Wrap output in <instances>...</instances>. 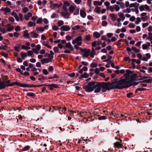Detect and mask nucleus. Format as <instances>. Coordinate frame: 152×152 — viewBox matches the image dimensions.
Listing matches in <instances>:
<instances>
[{"instance_id": "1", "label": "nucleus", "mask_w": 152, "mask_h": 152, "mask_svg": "<svg viewBox=\"0 0 152 152\" xmlns=\"http://www.w3.org/2000/svg\"><path fill=\"white\" fill-rule=\"evenodd\" d=\"M114 88L122 89L128 88L132 86L131 81L126 79L121 78L118 80H115L113 82Z\"/></svg>"}, {"instance_id": "2", "label": "nucleus", "mask_w": 152, "mask_h": 152, "mask_svg": "<svg viewBox=\"0 0 152 152\" xmlns=\"http://www.w3.org/2000/svg\"><path fill=\"white\" fill-rule=\"evenodd\" d=\"M98 88L96 90L94 91L95 93L99 92L102 88V91L103 92H104L107 90L114 89V86L113 83H98Z\"/></svg>"}, {"instance_id": "3", "label": "nucleus", "mask_w": 152, "mask_h": 152, "mask_svg": "<svg viewBox=\"0 0 152 152\" xmlns=\"http://www.w3.org/2000/svg\"><path fill=\"white\" fill-rule=\"evenodd\" d=\"M98 87V83L94 82H89L87 85L84 84L83 85V88L86 91L88 92H91L94 89L95 91Z\"/></svg>"}, {"instance_id": "4", "label": "nucleus", "mask_w": 152, "mask_h": 152, "mask_svg": "<svg viewBox=\"0 0 152 152\" xmlns=\"http://www.w3.org/2000/svg\"><path fill=\"white\" fill-rule=\"evenodd\" d=\"M83 39L81 36H79L76 37L72 42L73 45L76 44L79 46H80L82 43Z\"/></svg>"}, {"instance_id": "5", "label": "nucleus", "mask_w": 152, "mask_h": 152, "mask_svg": "<svg viewBox=\"0 0 152 152\" xmlns=\"http://www.w3.org/2000/svg\"><path fill=\"white\" fill-rule=\"evenodd\" d=\"M50 7L51 9L57 8L61 7L62 5V4L61 3L59 4L57 3H53L52 2H50Z\"/></svg>"}, {"instance_id": "6", "label": "nucleus", "mask_w": 152, "mask_h": 152, "mask_svg": "<svg viewBox=\"0 0 152 152\" xmlns=\"http://www.w3.org/2000/svg\"><path fill=\"white\" fill-rule=\"evenodd\" d=\"M61 15L62 16L65 18L68 19L70 17V14L67 10H66L65 11L62 12Z\"/></svg>"}, {"instance_id": "7", "label": "nucleus", "mask_w": 152, "mask_h": 152, "mask_svg": "<svg viewBox=\"0 0 152 152\" xmlns=\"http://www.w3.org/2000/svg\"><path fill=\"white\" fill-rule=\"evenodd\" d=\"M10 80H8L5 82H4L6 88L7 87L12 86L15 85V82L10 83Z\"/></svg>"}, {"instance_id": "8", "label": "nucleus", "mask_w": 152, "mask_h": 152, "mask_svg": "<svg viewBox=\"0 0 152 152\" xmlns=\"http://www.w3.org/2000/svg\"><path fill=\"white\" fill-rule=\"evenodd\" d=\"M141 80H143L142 81L147 83H152V78L148 79L147 77H143Z\"/></svg>"}, {"instance_id": "9", "label": "nucleus", "mask_w": 152, "mask_h": 152, "mask_svg": "<svg viewBox=\"0 0 152 152\" xmlns=\"http://www.w3.org/2000/svg\"><path fill=\"white\" fill-rule=\"evenodd\" d=\"M7 31L8 32H11L14 29V26L11 25L10 24H7L6 26Z\"/></svg>"}, {"instance_id": "10", "label": "nucleus", "mask_w": 152, "mask_h": 152, "mask_svg": "<svg viewBox=\"0 0 152 152\" xmlns=\"http://www.w3.org/2000/svg\"><path fill=\"white\" fill-rule=\"evenodd\" d=\"M70 29V27L68 25H63L61 27V30L68 31Z\"/></svg>"}, {"instance_id": "11", "label": "nucleus", "mask_w": 152, "mask_h": 152, "mask_svg": "<svg viewBox=\"0 0 152 152\" xmlns=\"http://www.w3.org/2000/svg\"><path fill=\"white\" fill-rule=\"evenodd\" d=\"M65 48L69 49L72 51H73L74 50L73 47L72 46L70 42L66 43V44L65 46L64 47V49H65Z\"/></svg>"}, {"instance_id": "12", "label": "nucleus", "mask_w": 152, "mask_h": 152, "mask_svg": "<svg viewBox=\"0 0 152 152\" xmlns=\"http://www.w3.org/2000/svg\"><path fill=\"white\" fill-rule=\"evenodd\" d=\"M45 86H48L49 88L51 90H53L54 88H58V85L54 84L50 85H45Z\"/></svg>"}, {"instance_id": "13", "label": "nucleus", "mask_w": 152, "mask_h": 152, "mask_svg": "<svg viewBox=\"0 0 152 152\" xmlns=\"http://www.w3.org/2000/svg\"><path fill=\"white\" fill-rule=\"evenodd\" d=\"M41 61L42 64L51 62V61H50L48 58H43L41 59Z\"/></svg>"}, {"instance_id": "14", "label": "nucleus", "mask_w": 152, "mask_h": 152, "mask_svg": "<svg viewBox=\"0 0 152 152\" xmlns=\"http://www.w3.org/2000/svg\"><path fill=\"white\" fill-rule=\"evenodd\" d=\"M118 15L119 17V18H121L122 19V21H123L124 20L125 18L124 16V13L121 12H120L118 13Z\"/></svg>"}, {"instance_id": "15", "label": "nucleus", "mask_w": 152, "mask_h": 152, "mask_svg": "<svg viewBox=\"0 0 152 152\" xmlns=\"http://www.w3.org/2000/svg\"><path fill=\"white\" fill-rule=\"evenodd\" d=\"M6 88L4 83V82L3 81L0 80V90L4 89Z\"/></svg>"}, {"instance_id": "16", "label": "nucleus", "mask_w": 152, "mask_h": 152, "mask_svg": "<svg viewBox=\"0 0 152 152\" xmlns=\"http://www.w3.org/2000/svg\"><path fill=\"white\" fill-rule=\"evenodd\" d=\"M75 9V7L72 5H70L68 8L69 12L71 13L74 12Z\"/></svg>"}, {"instance_id": "17", "label": "nucleus", "mask_w": 152, "mask_h": 152, "mask_svg": "<svg viewBox=\"0 0 152 152\" xmlns=\"http://www.w3.org/2000/svg\"><path fill=\"white\" fill-rule=\"evenodd\" d=\"M31 34L32 37L33 38H36L38 37L39 34L36 32L32 31L31 32Z\"/></svg>"}, {"instance_id": "18", "label": "nucleus", "mask_w": 152, "mask_h": 152, "mask_svg": "<svg viewBox=\"0 0 152 152\" xmlns=\"http://www.w3.org/2000/svg\"><path fill=\"white\" fill-rule=\"evenodd\" d=\"M90 53V50H88L84 52V54L83 56V58L87 57L89 55Z\"/></svg>"}, {"instance_id": "19", "label": "nucleus", "mask_w": 152, "mask_h": 152, "mask_svg": "<svg viewBox=\"0 0 152 152\" xmlns=\"http://www.w3.org/2000/svg\"><path fill=\"white\" fill-rule=\"evenodd\" d=\"M114 146L116 148H121L122 147V145L118 142H116L115 143Z\"/></svg>"}, {"instance_id": "20", "label": "nucleus", "mask_w": 152, "mask_h": 152, "mask_svg": "<svg viewBox=\"0 0 152 152\" xmlns=\"http://www.w3.org/2000/svg\"><path fill=\"white\" fill-rule=\"evenodd\" d=\"M27 56H28L30 57L31 58H33L34 57V55L33 52L31 50H29L27 52Z\"/></svg>"}, {"instance_id": "21", "label": "nucleus", "mask_w": 152, "mask_h": 152, "mask_svg": "<svg viewBox=\"0 0 152 152\" xmlns=\"http://www.w3.org/2000/svg\"><path fill=\"white\" fill-rule=\"evenodd\" d=\"M94 37L96 38H98L100 37L101 36V34L98 32L95 31L93 33Z\"/></svg>"}, {"instance_id": "22", "label": "nucleus", "mask_w": 152, "mask_h": 152, "mask_svg": "<svg viewBox=\"0 0 152 152\" xmlns=\"http://www.w3.org/2000/svg\"><path fill=\"white\" fill-rule=\"evenodd\" d=\"M36 24L35 21L32 22L29 21L28 23V25L29 27H34L36 26Z\"/></svg>"}, {"instance_id": "23", "label": "nucleus", "mask_w": 152, "mask_h": 152, "mask_svg": "<svg viewBox=\"0 0 152 152\" xmlns=\"http://www.w3.org/2000/svg\"><path fill=\"white\" fill-rule=\"evenodd\" d=\"M80 14L81 16L83 18H84L86 15V13L85 12L82 10H80Z\"/></svg>"}, {"instance_id": "24", "label": "nucleus", "mask_w": 152, "mask_h": 152, "mask_svg": "<svg viewBox=\"0 0 152 152\" xmlns=\"http://www.w3.org/2000/svg\"><path fill=\"white\" fill-rule=\"evenodd\" d=\"M24 36L25 38L29 39V35L28 33V31L26 30L24 31Z\"/></svg>"}, {"instance_id": "25", "label": "nucleus", "mask_w": 152, "mask_h": 152, "mask_svg": "<svg viewBox=\"0 0 152 152\" xmlns=\"http://www.w3.org/2000/svg\"><path fill=\"white\" fill-rule=\"evenodd\" d=\"M20 54L23 60L25 59V57L28 56L27 54L26 53H24L23 52H21L20 53Z\"/></svg>"}, {"instance_id": "26", "label": "nucleus", "mask_w": 152, "mask_h": 152, "mask_svg": "<svg viewBox=\"0 0 152 152\" xmlns=\"http://www.w3.org/2000/svg\"><path fill=\"white\" fill-rule=\"evenodd\" d=\"M110 18L113 21H115L116 19V17L115 15L113 13L110 14L109 15Z\"/></svg>"}, {"instance_id": "27", "label": "nucleus", "mask_w": 152, "mask_h": 152, "mask_svg": "<svg viewBox=\"0 0 152 152\" xmlns=\"http://www.w3.org/2000/svg\"><path fill=\"white\" fill-rule=\"evenodd\" d=\"M88 75L86 72H85L83 74L81 75L80 77L79 78H87L88 77Z\"/></svg>"}, {"instance_id": "28", "label": "nucleus", "mask_w": 152, "mask_h": 152, "mask_svg": "<svg viewBox=\"0 0 152 152\" xmlns=\"http://www.w3.org/2000/svg\"><path fill=\"white\" fill-rule=\"evenodd\" d=\"M102 4V2L98 1H95L94 2V5L95 6H100Z\"/></svg>"}, {"instance_id": "29", "label": "nucleus", "mask_w": 152, "mask_h": 152, "mask_svg": "<svg viewBox=\"0 0 152 152\" xmlns=\"http://www.w3.org/2000/svg\"><path fill=\"white\" fill-rule=\"evenodd\" d=\"M94 10L97 13L99 14L101 13V10L100 9V8L98 7H96Z\"/></svg>"}, {"instance_id": "30", "label": "nucleus", "mask_w": 152, "mask_h": 152, "mask_svg": "<svg viewBox=\"0 0 152 152\" xmlns=\"http://www.w3.org/2000/svg\"><path fill=\"white\" fill-rule=\"evenodd\" d=\"M25 84L21 83L19 82H15V85H16L18 86H19L21 87L25 88Z\"/></svg>"}, {"instance_id": "31", "label": "nucleus", "mask_w": 152, "mask_h": 152, "mask_svg": "<svg viewBox=\"0 0 152 152\" xmlns=\"http://www.w3.org/2000/svg\"><path fill=\"white\" fill-rule=\"evenodd\" d=\"M36 30L38 31L42 32L44 31V28L43 27L40 26L37 28Z\"/></svg>"}, {"instance_id": "32", "label": "nucleus", "mask_w": 152, "mask_h": 152, "mask_svg": "<svg viewBox=\"0 0 152 152\" xmlns=\"http://www.w3.org/2000/svg\"><path fill=\"white\" fill-rule=\"evenodd\" d=\"M21 48L22 49L24 50H28L30 49V47L28 46H26L25 45H22L21 46Z\"/></svg>"}, {"instance_id": "33", "label": "nucleus", "mask_w": 152, "mask_h": 152, "mask_svg": "<svg viewBox=\"0 0 152 152\" xmlns=\"http://www.w3.org/2000/svg\"><path fill=\"white\" fill-rule=\"evenodd\" d=\"M107 10H110L111 12H113L115 10V7H114L110 6V7H107Z\"/></svg>"}, {"instance_id": "34", "label": "nucleus", "mask_w": 152, "mask_h": 152, "mask_svg": "<svg viewBox=\"0 0 152 152\" xmlns=\"http://www.w3.org/2000/svg\"><path fill=\"white\" fill-rule=\"evenodd\" d=\"M10 12L11 10L9 7H5V12L4 13V14L6 15L7 13H10Z\"/></svg>"}, {"instance_id": "35", "label": "nucleus", "mask_w": 152, "mask_h": 152, "mask_svg": "<svg viewBox=\"0 0 152 152\" xmlns=\"http://www.w3.org/2000/svg\"><path fill=\"white\" fill-rule=\"evenodd\" d=\"M58 26L60 27L64 24V22L63 20H59L57 22Z\"/></svg>"}, {"instance_id": "36", "label": "nucleus", "mask_w": 152, "mask_h": 152, "mask_svg": "<svg viewBox=\"0 0 152 152\" xmlns=\"http://www.w3.org/2000/svg\"><path fill=\"white\" fill-rule=\"evenodd\" d=\"M30 148V146L29 145H27L24 147L22 149L23 151H26Z\"/></svg>"}, {"instance_id": "37", "label": "nucleus", "mask_w": 152, "mask_h": 152, "mask_svg": "<svg viewBox=\"0 0 152 152\" xmlns=\"http://www.w3.org/2000/svg\"><path fill=\"white\" fill-rule=\"evenodd\" d=\"M132 50L136 53H138L140 51L139 50L137 49L136 47H132Z\"/></svg>"}, {"instance_id": "38", "label": "nucleus", "mask_w": 152, "mask_h": 152, "mask_svg": "<svg viewBox=\"0 0 152 152\" xmlns=\"http://www.w3.org/2000/svg\"><path fill=\"white\" fill-rule=\"evenodd\" d=\"M75 12H74V14L75 15H77L79 14V9L78 8L75 9Z\"/></svg>"}, {"instance_id": "39", "label": "nucleus", "mask_w": 152, "mask_h": 152, "mask_svg": "<svg viewBox=\"0 0 152 152\" xmlns=\"http://www.w3.org/2000/svg\"><path fill=\"white\" fill-rule=\"evenodd\" d=\"M123 12L125 13H129L131 12L130 9V8H127L126 9L124 10Z\"/></svg>"}, {"instance_id": "40", "label": "nucleus", "mask_w": 152, "mask_h": 152, "mask_svg": "<svg viewBox=\"0 0 152 152\" xmlns=\"http://www.w3.org/2000/svg\"><path fill=\"white\" fill-rule=\"evenodd\" d=\"M37 24H42V18H39L37 21Z\"/></svg>"}, {"instance_id": "41", "label": "nucleus", "mask_w": 152, "mask_h": 152, "mask_svg": "<svg viewBox=\"0 0 152 152\" xmlns=\"http://www.w3.org/2000/svg\"><path fill=\"white\" fill-rule=\"evenodd\" d=\"M145 5H142L139 7V9L140 11H142L144 10L145 9Z\"/></svg>"}, {"instance_id": "42", "label": "nucleus", "mask_w": 152, "mask_h": 152, "mask_svg": "<svg viewBox=\"0 0 152 152\" xmlns=\"http://www.w3.org/2000/svg\"><path fill=\"white\" fill-rule=\"evenodd\" d=\"M48 59L50 61H51V62H52V60L53 58V56L48 54Z\"/></svg>"}, {"instance_id": "43", "label": "nucleus", "mask_w": 152, "mask_h": 152, "mask_svg": "<svg viewBox=\"0 0 152 152\" xmlns=\"http://www.w3.org/2000/svg\"><path fill=\"white\" fill-rule=\"evenodd\" d=\"M26 95L27 96H29L30 97H33L35 96V94L34 93L32 92H28L27 94Z\"/></svg>"}, {"instance_id": "44", "label": "nucleus", "mask_w": 152, "mask_h": 152, "mask_svg": "<svg viewBox=\"0 0 152 152\" xmlns=\"http://www.w3.org/2000/svg\"><path fill=\"white\" fill-rule=\"evenodd\" d=\"M117 39V38L115 37H112L111 39H108V41L109 42H114L116 41Z\"/></svg>"}, {"instance_id": "45", "label": "nucleus", "mask_w": 152, "mask_h": 152, "mask_svg": "<svg viewBox=\"0 0 152 152\" xmlns=\"http://www.w3.org/2000/svg\"><path fill=\"white\" fill-rule=\"evenodd\" d=\"M15 30L16 31H19L21 30L20 27V26H17L15 27Z\"/></svg>"}, {"instance_id": "46", "label": "nucleus", "mask_w": 152, "mask_h": 152, "mask_svg": "<svg viewBox=\"0 0 152 152\" xmlns=\"http://www.w3.org/2000/svg\"><path fill=\"white\" fill-rule=\"evenodd\" d=\"M116 12H118L120 9V7L117 5H115L114 6Z\"/></svg>"}, {"instance_id": "47", "label": "nucleus", "mask_w": 152, "mask_h": 152, "mask_svg": "<svg viewBox=\"0 0 152 152\" xmlns=\"http://www.w3.org/2000/svg\"><path fill=\"white\" fill-rule=\"evenodd\" d=\"M148 48V46L146 44H144L142 45V48L143 50H147Z\"/></svg>"}, {"instance_id": "48", "label": "nucleus", "mask_w": 152, "mask_h": 152, "mask_svg": "<svg viewBox=\"0 0 152 152\" xmlns=\"http://www.w3.org/2000/svg\"><path fill=\"white\" fill-rule=\"evenodd\" d=\"M146 90V89L145 88H138L136 89V92H137L138 91H144Z\"/></svg>"}, {"instance_id": "49", "label": "nucleus", "mask_w": 152, "mask_h": 152, "mask_svg": "<svg viewBox=\"0 0 152 152\" xmlns=\"http://www.w3.org/2000/svg\"><path fill=\"white\" fill-rule=\"evenodd\" d=\"M148 39L149 41H151V40H152V33L151 32H149L148 33Z\"/></svg>"}, {"instance_id": "50", "label": "nucleus", "mask_w": 152, "mask_h": 152, "mask_svg": "<svg viewBox=\"0 0 152 152\" xmlns=\"http://www.w3.org/2000/svg\"><path fill=\"white\" fill-rule=\"evenodd\" d=\"M91 38V37L89 35H86L85 37V39L87 41H88L90 40Z\"/></svg>"}, {"instance_id": "51", "label": "nucleus", "mask_w": 152, "mask_h": 152, "mask_svg": "<svg viewBox=\"0 0 152 152\" xmlns=\"http://www.w3.org/2000/svg\"><path fill=\"white\" fill-rule=\"evenodd\" d=\"M39 76L40 77L38 78V80H41L42 79L44 80L46 78V77H44L43 75H39Z\"/></svg>"}, {"instance_id": "52", "label": "nucleus", "mask_w": 152, "mask_h": 152, "mask_svg": "<svg viewBox=\"0 0 152 152\" xmlns=\"http://www.w3.org/2000/svg\"><path fill=\"white\" fill-rule=\"evenodd\" d=\"M15 50L17 52H19L20 51V47L19 46H15L14 47Z\"/></svg>"}, {"instance_id": "53", "label": "nucleus", "mask_w": 152, "mask_h": 152, "mask_svg": "<svg viewBox=\"0 0 152 152\" xmlns=\"http://www.w3.org/2000/svg\"><path fill=\"white\" fill-rule=\"evenodd\" d=\"M135 26L134 24L132 23H130L129 25V26L130 28H133Z\"/></svg>"}, {"instance_id": "54", "label": "nucleus", "mask_w": 152, "mask_h": 152, "mask_svg": "<svg viewBox=\"0 0 152 152\" xmlns=\"http://www.w3.org/2000/svg\"><path fill=\"white\" fill-rule=\"evenodd\" d=\"M97 64L95 63H92L91 64V66L92 68H95L97 67Z\"/></svg>"}, {"instance_id": "55", "label": "nucleus", "mask_w": 152, "mask_h": 152, "mask_svg": "<svg viewBox=\"0 0 152 152\" xmlns=\"http://www.w3.org/2000/svg\"><path fill=\"white\" fill-rule=\"evenodd\" d=\"M32 50L34 53L36 54H38L39 53V52H38L39 51L35 48H32Z\"/></svg>"}, {"instance_id": "56", "label": "nucleus", "mask_w": 152, "mask_h": 152, "mask_svg": "<svg viewBox=\"0 0 152 152\" xmlns=\"http://www.w3.org/2000/svg\"><path fill=\"white\" fill-rule=\"evenodd\" d=\"M53 50L55 53H58L59 49L57 47H55L53 48Z\"/></svg>"}, {"instance_id": "57", "label": "nucleus", "mask_w": 152, "mask_h": 152, "mask_svg": "<svg viewBox=\"0 0 152 152\" xmlns=\"http://www.w3.org/2000/svg\"><path fill=\"white\" fill-rule=\"evenodd\" d=\"M52 29L54 31H56L58 30L59 28L57 26H54L52 27Z\"/></svg>"}, {"instance_id": "58", "label": "nucleus", "mask_w": 152, "mask_h": 152, "mask_svg": "<svg viewBox=\"0 0 152 152\" xmlns=\"http://www.w3.org/2000/svg\"><path fill=\"white\" fill-rule=\"evenodd\" d=\"M16 21H18L20 20L19 16L16 14H15L14 16Z\"/></svg>"}, {"instance_id": "59", "label": "nucleus", "mask_w": 152, "mask_h": 152, "mask_svg": "<svg viewBox=\"0 0 152 152\" xmlns=\"http://www.w3.org/2000/svg\"><path fill=\"white\" fill-rule=\"evenodd\" d=\"M141 21V20L139 18H137V20L135 22V23L136 24H138Z\"/></svg>"}, {"instance_id": "60", "label": "nucleus", "mask_w": 152, "mask_h": 152, "mask_svg": "<svg viewBox=\"0 0 152 152\" xmlns=\"http://www.w3.org/2000/svg\"><path fill=\"white\" fill-rule=\"evenodd\" d=\"M43 45L47 47L48 48H51V46L49 45L47 43L44 42L43 43Z\"/></svg>"}, {"instance_id": "61", "label": "nucleus", "mask_w": 152, "mask_h": 152, "mask_svg": "<svg viewBox=\"0 0 152 152\" xmlns=\"http://www.w3.org/2000/svg\"><path fill=\"white\" fill-rule=\"evenodd\" d=\"M107 24V22L105 21H103L102 23V26H105Z\"/></svg>"}, {"instance_id": "62", "label": "nucleus", "mask_w": 152, "mask_h": 152, "mask_svg": "<svg viewBox=\"0 0 152 152\" xmlns=\"http://www.w3.org/2000/svg\"><path fill=\"white\" fill-rule=\"evenodd\" d=\"M145 9H146V10H147L148 11L150 12L151 11V10L150 9L149 6H148L147 5L145 4Z\"/></svg>"}, {"instance_id": "63", "label": "nucleus", "mask_w": 152, "mask_h": 152, "mask_svg": "<svg viewBox=\"0 0 152 152\" xmlns=\"http://www.w3.org/2000/svg\"><path fill=\"white\" fill-rule=\"evenodd\" d=\"M43 73L45 75H47L48 74V72L47 70L44 69L43 70Z\"/></svg>"}, {"instance_id": "64", "label": "nucleus", "mask_w": 152, "mask_h": 152, "mask_svg": "<svg viewBox=\"0 0 152 152\" xmlns=\"http://www.w3.org/2000/svg\"><path fill=\"white\" fill-rule=\"evenodd\" d=\"M23 10L24 13H26L28 11V9L27 7H24L23 9Z\"/></svg>"}]
</instances>
